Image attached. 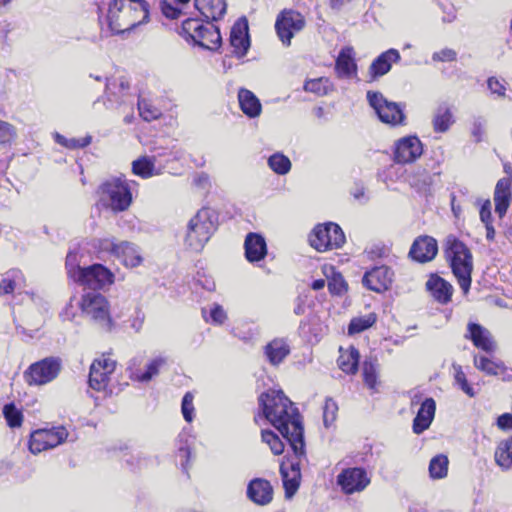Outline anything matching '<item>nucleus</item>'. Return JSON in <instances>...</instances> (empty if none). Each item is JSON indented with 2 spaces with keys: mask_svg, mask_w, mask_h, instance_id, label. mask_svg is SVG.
<instances>
[{
  "mask_svg": "<svg viewBox=\"0 0 512 512\" xmlns=\"http://www.w3.org/2000/svg\"><path fill=\"white\" fill-rule=\"evenodd\" d=\"M264 417L282 434L297 457L305 453L304 430L296 407L281 390H268L259 397Z\"/></svg>",
  "mask_w": 512,
  "mask_h": 512,
  "instance_id": "obj_1",
  "label": "nucleus"
},
{
  "mask_svg": "<svg viewBox=\"0 0 512 512\" xmlns=\"http://www.w3.org/2000/svg\"><path fill=\"white\" fill-rule=\"evenodd\" d=\"M148 17V4L144 0H113L106 20L112 34H121L147 22Z\"/></svg>",
  "mask_w": 512,
  "mask_h": 512,
  "instance_id": "obj_2",
  "label": "nucleus"
},
{
  "mask_svg": "<svg viewBox=\"0 0 512 512\" xmlns=\"http://www.w3.org/2000/svg\"><path fill=\"white\" fill-rule=\"evenodd\" d=\"M446 257L450 262L453 274L458 284L466 295L471 286V274L473 271V256L470 249L455 237L446 240Z\"/></svg>",
  "mask_w": 512,
  "mask_h": 512,
  "instance_id": "obj_3",
  "label": "nucleus"
},
{
  "mask_svg": "<svg viewBox=\"0 0 512 512\" xmlns=\"http://www.w3.org/2000/svg\"><path fill=\"white\" fill-rule=\"evenodd\" d=\"M218 225L215 210L203 207L190 219L185 237L186 245L193 251H201Z\"/></svg>",
  "mask_w": 512,
  "mask_h": 512,
  "instance_id": "obj_4",
  "label": "nucleus"
},
{
  "mask_svg": "<svg viewBox=\"0 0 512 512\" xmlns=\"http://www.w3.org/2000/svg\"><path fill=\"white\" fill-rule=\"evenodd\" d=\"M76 255L69 253L66 257L67 273L71 279L92 290H100L114 282V274L102 264H93L82 268L75 264Z\"/></svg>",
  "mask_w": 512,
  "mask_h": 512,
  "instance_id": "obj_5",
  "label": "nucleus"
},
{
  "mask_svg": "<svg viewBox=\"0 0 512 512\" xmlns=\"http://www.w3.org/2000/svg\"><path fill=\"white\" fill-rule=\"evenodd\" d=\"M181 34L187 40L190 39L194 44L208 50H217L221 45L219 29L211 23L203 24L198 19L189 18L183 21Z\"/></svg>",
  "mask_w": 512,
  "mask_h": 512,
  "instance_id": "obj_6",
  "label": "nucleus"
},
{
  "mask_svg": "<svg viewBox=\"0 0 512 512\" xmlns=\"http://www.w3.org/2000/svg\"><path fill=\"white\" fill-rule=\"evenodd\" d=\"M100 203L114 212H122L132 203V193L125 179L113 178L103 183L99 190Z\"/></svg>",
  "mask_w": 512,
  "mask_h": 512,
  "instance_id": "obj_7",
  "label": "nucleus"
},
{
  "mask_svg": "<svg viewBox=\"0 0 512 512\" xmlns=\"http://www.w3.org/2000/svg\"><path fill=\"white\" fill-rule=\"evenodd\" d=\"M62 363L58 357H46L31 364L24 372L25 382L29 386H43L55 380Z\"/></svg>",
  "mask_w": 512,
  "mask_h": 512,
  "instance_id": "obj_8",
  "label": "nucleus"
},
{
  "mask_svg": "<svg viewBox=\"0 0 512 512\" xmlns=\"http://www.w3.org/2000/svg\"><path fill=\"white\" fill-rule=\"evenodd\" d=\"M310 245L319 252L340 248L345 235L339 225L333 222L317 225L309 236Z\"/></svg>",
  "mask_w": 512,
  "mask_h": 512,
  "instance_id": "obj_9",
  "label": "nucleus"
},
{
  "mask_svg": "<svg viewBox=\"0 0 512 512\" xmlns=\"http://www.w3.org/2000/svg\"><path fill=\"white\" fill-rule=\"evenodd\" d=\"M367 100L381 122L390 126L404 124L405 114L400 104L388 101L382 93L374 91L367 92Z\"/></svg>",
  "mask_w": 512,
  "mask_h": 512,
  "instance_id": "obj_10",
  "label": "nucleus"
},
{
  "mask_svg": "<svg viewBox=\"0 0 512 512\" xmlns=\"http://www.w3.org/2000/svg\"><path fill=\"white\" fill-rule=\"evenodd\" d=\"M82 312L104 328H110L111 317L109 303L105 296L98 292H87L80 302Z\"/></svg>",
  "mask_w": 512,
  "mask_h": 512,
  "instance_id": "obj_11",
  "label": "nucleus"
},
{
  "mask_svg": "<svg viewBox=\"0 0 512 512\" xmlns=\"http://www.w3.org/2000/svg\"><path fill=\"white\" fill-rule=\"evenodd\" d=\"M68 431L63 426L38 429L31 433L29 449L33 454L53 449L66 441Z\"/></svg>",
  "mask_w": 512,
  "mask_h": 512,
  "instance_id": "obj_12",
  "label": "nucleus"
},
{
  "mask_svg": "<svg viewBox=\"0 0 512 512\" xmlns=\"http://www.w3.org/2000/svg\"><path fill=\"white\" fill-rule=\"evenodd\" d=\"M305 26L304 17L294 10L282 11L275 23V28L281 42L289 46L294 34L301 31Z\"/></svg>",
  "mask_w": 512,
  "mask_h": 512,
  "instance_id": "obj_13",
  "label": "nucleus"
},
{
  "mask_svg": "<svg viewBox=\"0 0 512 512\" xmlns=\"http://www.w3.org/2000/svg\"><path fill=\"white\" fill-rule=\"evenodd\" d=\"M115 368V360L111 359L107 355H102L99 359H96L90 367V387L96 391H105Z\"/></svg>",
  "mask_w": 512,
  "mask_h": 512,
  "instance_id": "obj_14",
  "label": "nucleus"
},
{
  "mask_svg": "<svg viewBox=\"0 0 512 512\" xmlns=\"http://www.w3.org/2000/svg\"><path fill=\"white\" fill-rule=\"evenodd\" d=\"M337 483L346 494L363 491L370 483L363 468L354 467L343 470L337 477Z\"/></svg>",
  "mask_w": 512,
  "mask_h": 512,
  "instance_id": "obj_15",
  "label": "nucleus"
},
{
  "mask_svg": "<svg viewBox=\"0 0 512 512\" xmlns=\"http://www.w3.org/2000/svg\"><path fill=\"white\" fill-rule=\"evenodd\" d=\"M423 147L416 136L404 137L397 141L394 157L398 163H411L422 155Z\"/></svg>",
  "mask_w": 512,
  "mask_h": 512,
  "instance_id": "obj_16",
  "label": "nucleus"
},
{
  "mask_svg": "<svg viewBox=\"0 0 512 512\" xmlns=\"http://www.w3.org/2000/svg\"><path fill=\"white\" fill-rule=\"evenodd\" d=\"M393 272L387 266H378L366 272L363 277V284L375 292H383L392 283Z\"/></svg>",
  "mask_w": 512,
  "mask_h": 512,
  "instance_id": "obj_17",
  "label": "nucleus"
},
{
  "mask_svg": "<svg viewBox=\"0 0 512 512\" xmlns=\"http://www.w3.org/2000/svg\"><path fill=\"white\" fill-rule=\"evenodd\" d=\"M230 44L233 48V53L237 57H243L247 53L250 47V40L248 35V22L245 18L237 20L232 26Z\"/></svg>",
  "mask_w": 512,
  "mask_h": 512,
  "instance_id": "obj_18",
  "label": "nucleus"
},
{
  "mask_svg": "<svg viewBox=\"0 0 512 512\" xmlns=\"http://www.w3.org/2000/svg\"><path fill=\"white\" fill-rule=\"evenodd\" d=\"M303 456L295 457L298 459V461H291L290 463H282L280 466V472L282 476L283 485L285 488L286 496L292 497L296 491L298 490L299 483H300V458Z\"/></svg>",
  "mask_w": 512,
  "mask_h": 512,
  "instance_id": "obj_19",
  "label": "nucleus"
},
{
  "mask_svg": "<svg viewBox=\"0 0 512 512\" xmlns=\"http://www.w3.org/2000/svg\"><path fill=\"white\" fill-rule=\"evenodd\" d=\"M512 201V176L498 180L494 191L495 212L503 217Z\"/></svg>",
  "mask_w": 512,
  "mask_h": 512,
  "instance_id": "obj_20",
  "label": "nucleus"
},
{
  "mask_svg": "<svg viewBox=\"0 0 512 512\" xmlns=\"http://www.w3.org/2000/svg\"><path fill=\"white\" fill-rule=\"evenodd\" d=\"M437 251L436 240L429 236H423L414 241L409 254L414 260L424 263L431 261L436 256Z\"/></svg>",
  "mask_w": 512,
  "mask_h": 512,
  "instance_id": "obj_21",
  "label": "nucleus"
},
{
  "mask_svg": "<svg viewBox=\"0 0 512 512\" xmlns=\"http://www.w3.org/2000/svg\"><path fill=\"white\" fill-rule=\"evenodd\" d=\"M465 337L470 339L475 347L487 353L495 350L496 345L490 331L477 323L468 324Z\"/></svg>",
  "mask_w": 512,
  "mask_h": 512,
  "instance_id": "obj_22",
  "label": "nucleus"
},
{
  "mask_svg": "<svg viewBox=\"0 0 512 512\" xmlns=\"http://www.w3.org/2000/svg\"><path fill=\"white\" fill-rule=\"evenodd\" d=\"M400 53L396 49H389L381 53L370 65L369 74L372 79H376L387 74L393 63L399 62Z\"/></svg>",
  "mask_w": 512,
  "mask_h": 512,
  "instance_id": "obj_23",
  "label": "nucleus"
},
{
  "mask_svg": "<svg viewBox=\"0 0 512 512\" xmlns=\"http://www.w3.org/2000/svg\"><path fill=\"white\" fill-rule=\"evenodd\" d=\"M247 495L254 503L266 505L272 501L273 489L267 480L256 478L249 483Z\"/></svg>",
  "mask_w": 512,
  "mask_h": 512,
  "instance_id": "obj_24",
  "label": "nucleus"
},
{
  "mask_svg": "<svg viewBox=\"0 0 512 512\" xmlns=\"http://www.w3.org/2000/svg\"><path fill=\"white\" fill-rule=\"evenodd\" d=\"M436 403L433 398H426L420 405L416 417L413 421V431L421 434L428 429L434 419Z\"/></svg>",
  "mask_w": 512,
  "mask_h": 512,
  "instance_id": "obj_25",
  "label": "nucleus"
},
{
  "mask_svg": "<svg viewBox=\"0 0 512 512\" xmlns=\"http://www.w3.org/2000/svg\"><path fill=\"white\" fill-rule=\"evenodd\" d=\"M475 367L487 375L500 376L503 380L512 379V370L502 362L494 361L486 356H474Z\"/></svg>",
  "mask_w": 512,
  "mask_h": 512,
  "instance_id": "obj_26",
  "label": "nucleus"
},
{
  "mask_svg": "<svg viewBox=\"0 0 512 512\" xmlns=\"http://www.w3.org/2000/svg\"><path fill=\"white\" fill-rule=\"evenodd\" d=\"M116 257L127 268L138 267L143 262L141 249L136 244L128 241L119 243Z\"/></svg>",
  "mask_w": 512,
  "mask_h": 512,
  "instance_id": "obj_27",
  "label": "nucleus"
},
{
  "mask_svg": "<svg viewBox=\"0 0 512 512\" xmlns=\"http://www.w3.org/2000/svg\"><path fill=\"white\" fill-rule=\"evenodd\" d=\"M245 256L249 262L262 260L267 254V245L265 239L257 233H249L246 236Z\"/></svg>",
  "mask_w": 512,
  "mask_h": 512,
  "instance_id": "obj_28",
  "label": "nucleus"
},
{
  "mask_svg": "<svg viewBox=\"0 0 512 512\" xmlns=\"http://www.w3.org/2000/svg\"><path fill=\"white\" fill-rule=\"evenodd\" d=\"M427 290L431 296L441 304H447L453 293L452 285L443 278L432 275L426 282Z\"/></svg>",
  "mask_w": 512,
  "mask_h": 512,
  "instance_id": "obj_29",
  "label": "nucleus"
},
{
  "mask_svg": "<svg viewBox=\"0 0 512 512\" xmlns=\"http://www.w3.org/2000/svg\"><path fill=\"white\" fill-rule=\"evenodd\" d=\"M335 71L340 78H352L357 74V65L354 59V51L351 47L343 48L337 59Z\"/></svg>",
  "mask_w": 512,
  "mask_h": 512,
  "instance_id": "obj_30",
  "label": "nucleus"
},
{
  "mask_svg": "<svg viewBox=\"0 0 512 512\" xmlns=\"http://www.w3.org/2000/svg\"><path fill=\"white\" fill-rule=\"evenodd\" d=\"M195 7L207 20H218L226 13L225 0H194Z\"/></svg>",
  "mask_w": 512,
  "mask_h": 512,
  "instance_id": "obj_31",
  "label": "nucleus"
},
{
  "mask_svg": "<svg viewBox=\"0 0 512 512\" xmlns=\"http://www.w3.org/2000/svg\"><path fill=\"white\" fill-rule=\"evenodd\" d=\"M26 287L23 273L18 269L7 271L0 281V295H8L14 291H21Z\"/></svg>",
  "mask_w": 512,
  "mask_h": 512,
  "instance_id": "obj_32",
  "label": "nucleus"
},
{
  "mask_svg": "<svg viewBox=\"0 0 512 512\" xmlns=\"http://www.w3.org/2000/svg\"><path fill=\"white\" fill-rule=\"evenodd\" d=\"M265 356L270 364H280L290 353V347L284 339H273L265 346Z\"/></svg>",
  "mask_w": 512,
  "mask_h": 512,
  "instance_id": "obj_33",
  "label": "nucleus"
},
{
  "mask_svg": "<svg viewBox=\"0 0 512 512\" xmlns=\"http://www.w3.org/2000/svg\"><path fill=\"white\" fill-rule=\"evenodd\" d=\"M239 105L244 114L250 118L260 115L262 106L259 99L247 89H240L238 92Z\"/></svg>",
  "mask_w": 512,
  "mask_h": 512,
  "instance_id": "obj_34",
  "label": "nucleus"
},
{
  "mask_svg": "<svg viewBox=\"0 0 512 512\" xmlns=\"http://www.w3.org/2000/svg\"><path fill=\"white\" fill-rule=\"evenodd\" d=\"M454 122L453 112L448 105L442 104L437 107L432 118V125L435 132H447Z\"/></svg>",
  "mask_w": 512,
  "mask_h": 512,
  "instance_id": "obj_35",
  "label": "nucleus"
},
{
  "mask_svg": "<svg viewBox=\"0 0 512 512\" xmlns=\"http://www.w3.org/2000/svg\"><path fill=\"white\" fill-rule=\"evenodd\" d=\"M495 462L504 470L512 466V436L502 440L496 447L494 454Z\"/></svg>",
  "mask_w": 512,
  "mask_h": 512,
  "instance_id": "obj_36",
  "label": "nucleus"
},
{
  "mask_svg": "<svg viewBox=\"0 0 512 512\" xmlns=\"http://www.w3.org/2000/svg\"><path fill=\"white\" fill-rule=\"evenodd\" d=\"M359 361V352L355 348L342 351L338 358V365L345 373H355L357 371Z\"/></svg>",
  "mask_w": 512,
  "mask_h": 512,
  "instance_id": "obj_37",
  "label": "nucleus"
},
{
  "mask_svg": "<svg viewBox=\"0 0 512 512\" xmlns=\"http://www.w3.org/2000/svg\"><path fill=\"white\" fill-rule=\"evenodd\" d=\"M449 460L446 455L434 456L429 463V476L432 479H443L448 474Z\"/></svg>",
  "mask_w": 512,
  "mask_h": 512,
  "instance_id": "obj_38",
  "label": "nucleus"
},
{
  "mask_svg": "<svg viewBox=\"0 0 512 512\" xmlns=\"http://www.w3.org/2000/svg\"><path fill=\"white\" fill-rule=\"evenodd\" d=\"M377 316L375 313H369L364 316L355 317L350 321L348 334L353 335L370 328L375 324Z\"/></svg>",
  "mask_w": 512,
  "mask_h": 512,
  "instance_id": "obj_39",
  "label": "nucleus"
},
{
  "mask_svg": "<svg viewBox=\"0 0 512 512\" xmlns=\"http://www.w3.org/2000/svg\"><path fill=\"white\" fill-rule=\"evenodd\" d=\"M133 173L143 178L158 174L155 170L154 160L149 157H142L132 164Z\"/></svg>",
  "mask_w": 512,
  "mask_h": 512,
  "instance_id": "obj_40",
  "label": "nucleus"
},
{
  "mask_svg": "<svg viewBox=\"0 0 512 512\" xmlns=\"http://www.w3.org/2000/svg\"><path fill=\"white\" fill-rule=\"evenodd\" d=\"M166 364V359L157 357L153 359L148 365L147 370L143 373H133L134 379L140 382L150 381L154 376L158 375L159 370Z\"/></svg>",
  "mask_w": 512,
  "mask_h": 512,
  "instance_id": "obj_41",
  "label": "nucleus"
},
{
  "mask_svg": "<svg viewBox=\"0 0 512 512\" xmlns=\"http://www.w3.org/2000/svg\"><path fill=\"white\" fill-rule=\"evenodd\" d=\"M269 167L279 175L287 174L291 169V161L281 153H275L268 159Z\"/></svg>",
  "mask_w": 512,
  "mask_h": 512,
  "instance_id": "obj_42",
  "label": "nucleus"
},
{
  "mask_svg": "<svg viewBox=\"0 0 512 512\" xmlns=\"http://www.w3.org/2000/svg\"><path fill=\"white\" fill-rule=\"evenodd\" d=\"M306 92L314 93L318 96L326 95L330 90V82L328 78L320 77L306 81L304 85Z\"/></svg>",
  "mask_w": 512,
  "mask_h": 512,
  "instance_id": "obj_43",
  "label": "nucleus"
},
{
  "mask_svg": "<svg viewBox=\"0 0 512 512\" xmlns=\"http://www.w3.org/2000/svg\"><path fill=\"white\" fill-rule=\"evenodd\" d=\"M262 441L265 442L275 455H280L284 451V444L282 440L270 430H262Z\"/></svg>",
  "mask_w": 512,
  "mask_h": 512,
  "instance_id": "obj_44",
  "label": "nucleus"
},
{
  "mask_svg": "<svg viewBox=\"0 0 512 512\" xmlns=\"http://www.w3.org/2000/svg\"><path fill=\"white\" fill-rule=\"evenodd\" d=\"M454 380L457 386L469 397H474L476 395V391L474 388L468 383L465 373L462 370V367L459 365H454Z\"/></svg>",
  "mask_w": 512,
  "mask_h": 512,
  "instance_id": "obj_45",
  "label": "nucleus"
},
{
  "mask_svg": "<svg viewBox=\"0 0 512 512\" xmlns=\"http://www.w3.org/2000/svg\"><path fill=\"white\" fill-rule=\"evenodd\" d=\"M4 417L10 427H19L22 423V413L13 403L7 404L3 408Z\"/></svg>",
  "mask_w": 512,
  "mask_h": 512,
  "instance_id": "obj_46",
  "label": "nucleus"
},
{
  "mask_svg": "<svg viewBox=\"0 0 512 512\" xmlns=\"http://www.w3.org/2000/svg\"><path fill=\"white\" fill-rule=\"evenodd\" d=\"M338 405L331 399L327 398L323 406V422L326 427L334 423L337 417Z\"/></svg>",
  "mask_w": 512,
  "mask_h": 512,
  "instance_id": "obj_47",
  "label": "nucleus"
},
{
  "mask_svg": "<svg viewBox=\"0 0 512 512\" xmlns=\"http://www.w3.org/2000/svg\"><path fill=\"white\" fill-rule=\"evenodd\" d=\"M138 110H139L140 116L145 121L155 120L161 115V112L159 109H157L156 107H154L152 104H150L148 101H146L144 99L139 100Z\"/></svg>",
  "mask_w": 512,
  "mask_h": 512,
  "instance_id": "obj_48",
  "label": "nucleus"
},
{
  "mask_svg": "<svg viewBox=\"0 0 512 512\" xmlns=\"http://www.w3.org/2000/svg\"><path fill=\"white\" fill-rule=\"evenodd\" d=\"M93 247L99 252H109L116 256L119 243L115 241L114 238H99L95 239L93 242Z\"/></svg>",
  "mask_w": 512,
  "mask_h": 512,
  "instance_id": "obj_49",
  "label": "nucleus"
},
{
  "mask_svg": "<svg viewBox=\"0 0 512 512\" xmlns=\"http://www.w3.org/2000/svg\"><path fill=\"white\" fill-rule=\"evenodd\" d=\"M363 376L367 386L374 389L377 384L376 364L372 360L365 361L363 364Z\"/></svg>",
  "mask_w": 512,
  "mask_h": 512,
  "instance_id": "obj_50",
  "label": "nucleus"
},
{
  "mask_svg": "<svg viewBox=\"0 0 512 512\" xmlns=\"http://www.w3.org/2000/svg\"><path fill=\"white\" fill-rule=\"evenodd\" d=\"M15 127L3 120H0V144L11 143L16 138Z\"/></svg>",
  "mask_w": 512,
  "mask_h": 512,
  "instance_id": "obj_51",
  "label": "nucleus"
},
{
  "mask_svg": "<svg viewBox=\"0 0 512 512\" xmlns=\"http://www.w3.org/2000/svg\"><path fill=\"white\" fill-rule=\"evenodd\" d=\"M193 399H194V396L190 392H187L182 399L181 411H182L184 419L187 422H192L193 417H194Z\"/></svg>",
  "mask_w": 512,
  "mask_h": 512,
  "instance_id": "obj_52",
  "label": "nucleus"
},
{
  "mask_svg": "<svg viewBox=\"0 0 512 512\" xmlns=\"http://www.w3.org/2000/svg\"><path fill=\"white\" fill-rule=\"evenodd\" d=\"M328 289L332 294L341 295L346 291V283L341 274H334L328 281Z\"/></svg>",
  "mask_w": 512,
  "mask_h": 512,
  "instance_id": "obj_53",
  "label": "nucleus"
},
{
  "mask_svg": "<svg viewBox=\"0 0 512 512\" xmlns=\"http://www.w3.org/2000/svg\"><path fill=\"white\" fill-rule=\"evenodd\" d=\"M487 85L492 94H495L498 97H505L506 82L504 80H499L496 77H490L487 80Z\"/></svg>",
  "mask_w": 512,
  "mask_h": 512,
  "instance_id": "obj_54",
  "label": "nucleus"
},
{
  "mask_svg": "<svg viewBox=\"0 0 512 512\" xmlns=\"http://www.w3.org/2000/svg\"><path fill=\"white\" fill-rule=\"evenodd\" d=\"M456 58V51L450 48H444L440 51L434 52L432 55L433 61L452 62L455 61Z\"/></svg>",
  "mask_w": 512,
  "mask_h": 512,
  "instance_id": "obj_55",
  "label": "nucleus"
},
{
  "mask_svg": "<svg viewBox=\"0 0 512 512\" xmlns=\"http://www.w3.org/2000/svg\"><path fill=\"white\" fill-rule=\"evenodd\" d=\"M210 319L214 324H222L226 319V313L219 305H214L210 310Z\"/></svg>",
  "mask_w": 512,
  "mask_h": 512,
  "instance_id": "obj_56",
  "label": "nucleus"
},
{
  "mask_svg": "<svg viewBox=\"0 0 512 512\" xmlns=\"http://www.w3.org/2000/svg\"><path fill=\"white\" fill-rule=\"evenodd\" d=\"M193 184L202 190H207L210 187V179L206 173H198L193 178Z\"/></svg>",
  "mask_w": 512,
  "mask_h": 512,
  "instance_id": "obj_57",
  "label": "nucleus"
},
{
  "mask_svg": "<svg viewBox=\"0 0 512 512\" xmlns=\"http://www.w3.org/2000/svg\"><path fill=\"white\" fill-rule=\"evenodd\" d=\"M497 425L502 430H511L512 429V414L505 413L498 417Z\"/></svg>",
  "mask_w": 512,
  "mask_h": 512,
  "instance_id": "obj_58",
  "label": "nucleus"
},
{
  "mask_svg": "<svg viewBox=\"0 0 512 512\" xmlns=\"http://www.w3.org/2000/svg\"><path fill=\"white\" fill-rule=\"evenodd\" d=\"M491 216V203L489 200H487L480 209L481 221L485 224H488L491 222Z\"/></svg>",
  "mask_w": 512,
  "mask_h": 512,
  "instance_id": "obj_59",
  "label": "nucleus"
},
{
  "mask_svg": "<svg viewBox=\"0 0 512 512\" xmlns=\"http://www.w3.org/2000/svg\"><path fill=\"white\" fill-rule=\"evenodd\" d=\"M162 12L170 19H176L180 14V11L177 8L166 2L162 4Z\"/></svg>",
  "mask_w": 512,
  "mask_h": 512,
  "instance_id": "obj_60",
  "label": "nucleus"
},
{
  "mask_svg": "<svg viewBox=\"0 0 512 512\" xmlns=\"http://www.w3.org/2000/svg\"><path fill=\"white\" fill-rule=\"evenodd\" d=\"M61 316L63 320L73 321L76 316V310L74 306L72 305V299L67 304V306L64 308L63 312L61 313Z\"/></svg>",
  "mask_w": 512,
  "mask_h": 512,
  "instance_id": "obj_61",
  "label": "nucleus"
},
{
  "mask_svg": "<svg viewBox=\"0 0 512 512\" xmlns=\"http://www.w3.org/2000/svg\"><path fill=\"white\" fill-rule=\"evenodd\" d=\"M484 125H485V120L482 118H476L473 121L472 133L475 137H477L478 140L480 139V135L482 133Z\"/></svg>",
  "mask_w": 512,
  "mask_h": 512,
  "instance_id": "obj_62",
  "label": "nucleus"
},
{
  "mask_svg": "<svg viewBox=\"0 0 512 512\" xmlns=\"http://www.w3.org/2000/svg\"><path fill=\"white\" fill-rule=\"evenodd\" d=\"M90 143V138L85 139H70L68 140V148H79V147H85Z\"/></svg>",
  "mask_w": 512,
  "mask_h": 512,
  "instance_id": "obj_63",
  "label": "nucleus"
},
{
  "mask_svg": "<svg viewBox=\"0 0 512 512\" xmlns=\"http://www.w3.org/2000/svg\"><path fill=\"white\" fill-rule=\"evenodd\" d=\"M189 455H190V451H189L188 447H180L179 448L178 456L181 459V461H183L185 459V461L187 462ZM181 464H182V466L185 465L184 462H182Z\"/></svg>",
  "mask_w": 512,
  "mask_h": 512,
  "instance_id": "obj_64",
  "label": "nucleus"
}]
</instances>
